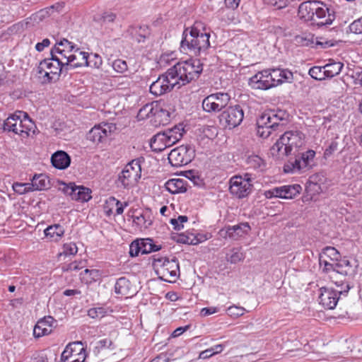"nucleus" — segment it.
I'll return each mask as SVG.
<instances>
[{
  "label": "nucleus",
  "instance_id": "f257e3e1",
  "mask_svg": "<svg viewBox=\"0 0 362 362\" xmlns=\"http://www.w3.org/2000/svg\"><path fill=\"white\" fill-rule=\"evenodd\" d=\"M202 70L199 59L180 62L151 83L150 93L159 96L170 92L175 86L179 88L198 78Z\"/></svg>",
  "mask_w": 362,
  "mask_h": 362
},
{
  "label": "nucleus",
  "instance_id": "f03ea898",
  "mask_svg": "<svg viewBox=\"0 0 362 362\" xmlns=\"http://www.w3.org/2000/svg\"><path fill=\"white\" fill-rule=\"evenodd\" d=\"M298 16L310 26L318 28L330 25L335 20V13L319 1H308L298 7Z\"/></svg>",
  "mask_w": 362,
  "mask_h": 362
},
{
  "label": "nucleus",
  "instance_id": "7ed1b4c3",
  "mask_svg": "<svg viewBox=\"0 0 362 362\" xmlns=\"http://www.w3.org/2000/svg\"><path fill=\"white\" fill-rule=\"evenodd\" d=\"M201 23H195L190 28H186L182 33L180 42V51L195 56L205 54L210 47V34L202 31Z\"/></svg>",
  "mask_w": 362,
  "mask_h": 362
},
{
  "label": "nucleus",
  "instance_id": "20e7f679",
  "mask_svg": "<svg viewBox=\"0 0 362 362\" xmlns=\"http://www.w3.org/2000/svg\"><path fill=\"white\" fill-rule=\"evenodd\" d=\"M304 144V135L299 131L286 132L272 146L270 153L277 158L295 154Z\"/></svg>",
  "mask_w": 362,
  "mask_h": 362
},
{
  "label": "nucleus",
  "instance_id": "39448f33",
  "mask_svg": "<svg viewBox=\"0 0 362 362\" xmlns=\"http://www.w3.org/2000/svg\"><path fill=\"white\" fill-rule=\"evenodd\" d=\"M3 128L4 131L13 132L25 138L28 136L30 132L35 133V124L28 113L16 111L4 121Z\"/></svg>",
  "mask_w": 362,
  "mask_h": 362
},
{
  "label": "nucleus",
  "instance_id": "423d86ee",
  "mask_svg": "<svg viewBox=\"0 0 362 362\" xmlns=\"http://www.w3.org/2000/svg\"><path fill=\"white\" fill-rule=\"evenodd\" d=\"M287 114L281 110H269L264 112L257 120V134L268 138L281 122L286 119Z\"/></svg>",
  "mask_w": 362,
  "mask_h": 362
},
{
  "label": "nucleus",
  "instance_id": "0eeeda50",
  "mask_svg": "<svg viewBox=\"0 0 362 362\" xmlns=\"http://www.w3.org/2000/svg\"><path fill=\"white\" fill-rule=\"evenodd\" d=\"M345 279H339L334 281L337 287L339 289H333L328 287L320 288V294L319 296L320 303L325 308L332 310L334 309L339 299V296L341 294H346L350 289V286L348 282H344Z\"/></svg>",
  "mask_w": 362,
  "mask_h": 362
},
{
  "label": "nucleus",
  "instance_id": "6e6552de",
  "mask_svg": "<svg viewBox=\"0 0 362 362\" xmlns=\"http://www.w3.org/2000/svg\"><path fill=\"white\" fill-rule=\"evenodd\" d=\"M153 265L159 279L164 281L174 282L178 277L180 267L175 258L172 259L166 257L154 258Z\"/></svg>",
  "mask_w": 362,
  "mask_h": 362
},
{
  "label": "nucleus",
  "instance_id": "1a4fd4ad",
  "mask_svg": "<svg viewBox=\"0 0 362 362\" xmlns=\"http://www.w3.org/2000/svg\"><path fill=\"white\" fill-rule=\"evenodd\" d=\"M37 73L39 78L42 79V83H51L57 81L61 74L65 73V69L51 56V58L45 59L40 62Z\"/></svg>",
  "mask_w": 362,
  "mask_h": 362
},
{
  "label": "nucleus",
  "instance_id": "9d476101",
  "mask_svg": "<svg viewBox=\"0 0 362 362\" xmlns=\"http://www.w3.org/2000/svg\"><path fill=\"white\" fill-rule=\"evenodd\" d=\"M141 168L139 160H132L124 168L118 175L117 182L124 188L136 183L141 177Z\"/></svg>",
  "mask_w": 362,
  "mask_h": 362
},
{
  "label": "nucleus",
  "instance_id": "9b49d317",
  "mask_svg": "<svg viewBox=\"0 0 362 362\" xmlns=\"http://www.w3.org/2000/svg\"><path fill=\"white\" fill-rule=\"evenodd\" d=\"M194 148L190 145H182L173 149L168 154L170 163L175 167L182 166L192 161L195 156Z\"/></svg>",
  "mask_w": 362,
  "mask_h": 362
},
{
  "label": "nucleus",
  "instance_id": "f8f14e48",
  "mask_svg": "<svg viewBox=\"0 0 362 362\" xmlns=\"http://www.w3.org/2000/svg\"><path fill=\"white\" fill-rule=\"evenodd\" d=\"M218 117L225 127L232 129L240 124L244 117V112L240 105H236L227 107Z\"/></svg>",
  "mask_w": 362,
  "mask_h": 362
},
{
  "label": "nucleus",
  "instance_id": "ddd939ff",
  "mask_svg": "<svg viewBox=\"0 0 362 362\" xmlns=\"http://www.w3.org/2000/svg\"><path fill=\"white\" fill-rule=\"evenodd\" d=\"M116 130L113 123L102 122L95 125L87 134L86 138L93 144L104 142Z\"/></svg>",
  "mask_w": 362,
  "mask_h": 362
},
{
  "label": "nucleus",
  "instance_id": "4468645a",
  "mask_svg": "<svg viewBox=\"0 0 362 362\" xmlns=\"http://www.w3.org/2000/svg\"><path fill=\"white\" fill-rule=\"evenodd\" d=\"M62 186L60 189L73 200L86 202L92 198L91 190L84 186H78L74 182H62Z\"/></svg>",
  "mask_w": 362,
  "mask_h": 362
},
{
  "label": "nucleus",
  "instance_id": "2eb2a0df",
  "mask_svg": "<svg viewBox=\"0 0 362 362\" xmlns=\"http://www.w3.org/2000/svg\"><path fill=\"white\" fill-rule=\"evenodd\" d=\"M252 185L241 180L240 175H235L230 180V192L236 197L241 199L247 197L252 190Z\"/></svg>",
  "mask_w": 362,
  "mask_h": 362
},
{
  "label": "nucleus",
  "instance_id": "dca6fc26",
  "mask_svg": "<svg viewBox=\"0 0 362 362\" xmlns=\"http://www.w3.org/2000/svg\"><path fill=\"white\" fill-rule=\"evenodd\" d=\"M269 70L265 69L259 71L250 78L249 85L253 89L267 90L274 87V82H272L269 77Z\"/></svg>",
  "mask_w": 362,
  "mask_h": 362
},
{
  "label": "nucleus",
  "instance_id": "f3484780",
  "mask_svg": "<svg viewBox=\"0 0 362 362\" xmlns=\"http://www.w3.org/2000/svg\"><path fill=\"white\" fill-rule=\"evenodd\" d=\"M250 230L248 223H241L238 225L228 226L225 229L221 230V235L224 238H229L233 240H237Z\"/></svg>",
  "mask_w": 362,
  "mask_h": 362
},
{
  "label": "nucleus",
  "instance_id": "a211bd4d",
  "mask_svg": "<svg viewBox=\"0 0 362 362\" xmlns=\"http://www.w3.org/2000/svg\"><path fill=\"white\" fill-rule=\"evenodd\" d=\"M88 53L81 51L77 47L70 54L69 71L81 66H88L90 64L88 62Z\"/></svg>",
  "mask_w": 362,
  "mask_h": 362
},
{
  "label": "nucleus",
  "instance_id": "6ab92c4d",
  "mask_svg": "<svg viewBox=\"0 0 362 362\" xmlns=\"http://www.w3.org/2000/svg\"><path fill=\"white\" fill-rule=\"evenodd\" d=\"M56 320L51 316H47L40 320L33 329V335L37 337L48 335L52 333L53 325Z\"/></svg>",
  "mask_w": 362,
  "mask_h": 362
},
{
  "label": "nucleus",
  "instance_id": "aec40b11",
  "mask_svg": "<svg viewBox=\"0 0 362 362\" xmlns=\"http://www.w3.org/2000/svg\"><path fill=\"white\" fill-rule=\"evenodd\" d=\"M207 239L208 237L206 234L189 231L178 234L176 238H175L177 243L193 245H198Z\"/></svg>",
  "mask_w": 362,
  "mask_h": 362
},
{
  "label": "nucleus",
  "instance_id": "412c9836",
  "mask_svg": "<svg viewBox=\"0 0 362 362\" xmlns=\"http://www.w3.org/2000/svg\"><path fill=\"white\" fill-rule=\"evenodd\" d=\"M269 70L270 79L272 82H274V86L284 82H291L293 80V73L288 69L276 68Z\"/></svg>",
  "mask_w": 362,
  "mask_h": 362
},
{
  "label": "nucleus",
  "instance_id": "4be33fe9",
  "mask_svg": "<svg viewBox=\"0 0 362 362\" xmlns=\"http://www.w3.org/2000/svg\"><path fill=\"white\" fill-rule=\"evenodd\" d=\"M334 267V271L330 274V278L333 282L337 280V276L338 274L345 278L346 276L351 275L354 272L351 262L348 259L339 260Z\"/></svg>",
  "mask_w": 362,
  "mask_h": 362
},
{
  "label": "nucleus",
  "instance_id": "5701e85b",
  "mask_svg": "<svg viewBox=\"0 0 362 362\" xmlns=\"http://www.w3.org/2000/svg\"><path fill=\"white\" fill-rule=\"evenodd\" d=\"M52 165L59 170H65L71 164V157L64 151H57L51 156Z\"/></svg>",
  "mask_w": 362,
  "mask_h": 362
},
{
  "label": "nucleus",
  "instance_id": "b1692460",
  "mask_svg": "<svg viewBox=\"0 0 362 362\" xmlns=\"http://www.w3.org/2000/svg\"><path fill=\"white\" fill-rule=\"evenodd\" d=\"M72 52L62 49L59 46H54L51 50V56L54 57L61 66L65 69V74L69 72V57Z\"/></svg>",
  "mask_w": 362,
  "mask_h": 362
},
{
  "label": "nucleus",
  "instance_id": "393cba45",
  "mask_svg": "<svg viewBox=\"0 0 362 362\" xmlns=\"http://www.w3.org/2000/svg\"><path fill=\"white\" fill-rule=\"evenodd\" d=\"M168 137L164 134V132H159L154 135L150 141V146L153 151L161 152L165 148L173 146L168 141Z\"/></svg>",
  "mask_w": 362,
  "mask_h": 362
},
{
  "label": "nucleus",
  "instance_id": "a878e982",
  "mask_svg": "<svg viewBox=\"0 0 362 362\" xmlns=\"http://www.w3.org/2000/svg\"><path fill=\"white\" fill-rule=\"evenodd\" d=\"M163 112V109L159 106L158 101H153L144 105L139 111L137 117L139 119H144L151 116L158 115Z\"/></svg>",
  "mask_w": 362,
  "mask_h": 362
},
{
  "label": "nucleus",
  "instance_id": "bb28decb",
  "mask_svg": "<svg viewBox=\"0 0 362 362\" xmlns=\"http://www.w3.org/2000/svg\"><path fill=\"white\" fill-rule=\"evenodd\" d=\"M115 291L117 294L123 296H133L135 291L132 289L131 283L126 277L119 278L115 285Z\"/></svg>",
  "mask_w": 362,
  "mask_h": 362
},
{
  "label": "nucleus",
  "instance_id": "cd10ccee",
  "mask_svg": "<svg viewBox=\"0 0 362 362\" xmlns=\"http://www.w3.org/2000/svg\"><path fill=\"white\" fill-rule=\"evenodd\" d=\"M279 192V198L281 199H293L298 195L302 190V187L300 185H288L278 187Z\"/></svg>",
  "mask_w": 362,
  "mask_h": 362
},
{
  "label": "nucleus",
  "instance_id": "c85d7f7f",
  "mask_svg": "<svg viewBox=\"0 0 362 362\" xmlns=\"http://www.w3.org/2000/svg\"><path fill=\"white\" fill-rule=\"evenodd\" d=\"M165 188L171 194H178L187 191L186 181L180 178L170 179L165 184Z\"/></svg>",
  "mask_w": 362,
  "mask_h": 362
},
{
  "label": "nucleus",
  "instance_id": "c756f323",
  "mask_svg": "<svg viewBox=\"0 0 362 362\" xmlns=\"http://www.w3.org/2000/svg\"><path fill=\"white\" fill-rule=\"evenodd\" d=\"M294 158H290L284 164V171L286 173H305L298 157L295 153Z\"/></svg>",
  "mask_w": 362,
  "mask_h": 362
},
{
  "label": "nucleus",
  "instance_id": "7c9ffc66",
  "mask_svg": "<svg viewBox=\"0 0 362 362\" xmlns=\"http://www.w3.org/2000/svg\"><path fill=\"white\" fill-rule=\"evenodd\" d=\"M64 228L59 224H54L48 226L45 230V235L52 241H59L64 234Z\"/></svg>",
  "mask_w": 362,
  "mask_h": 362
},
{
  "label": "nucleus",
  "instance_id": "2f4dec72",
  "mask_svg": "<svg viewBox=\"0 0 362 362\" xmlns=\"http://www.w3.org/2000/svg\"><path fill=\"white\" fill-rule=\"evenodd\" d=\"M32 190H44L49 188V180L48 177L45 174L35 175L30 183Z\"/></svg>",
  "mask_w": 362,
  "mask_h": 362
},
{
  "label": "nucleus",
  "instance_id": "473e14b6",
  "mask_svg": "<svg viewBox=\"0 0 362 362\" xmlns=\"http://www.w3.org/2000/svg\"><path fill=\"white\" fill-rule=\"evenodd\" d=\"M329 62L323 66V69L327 78H332L341 71L344 64L339 62H335L333 59H329Z\"/></svg>",
  "mask_w": 362,
  "mask_h": 362
},
{
  "label": "nucleus",
  "instance_id": "72a5a7b5",
  "mask_svg": "<svg viewBox=\"0 0 362 362\" xmlns=\"http://www.w3.org/2000/svg\"><path fill=\"white\" fill-rule=\"evenodd\" d=\"M164 134L168 136V141L172 145L176 144L181 139L183 135L184 129L182 124L175 125L174 127L168 129L163 132Z\"/></svg>",
  "mask_w": 362,
  "mask_h": 362
},
{
  "label": "nucleus",
  "instance_id": "f704fd0d",
  "mask_svg": "<svg viewBox=\"0 0 362 362\" xmlns=\"http://www.w3.org/2000/svg\"><path fill=\"white\" fill-rule=\"evenodd\" d=\"M301 163L304 172L310 170L313 166L315 152L313 150H308L305 152L296 154Z\"/></svg>",
  "mask_w": 362,
  "mask_h": 362
},
{
  "label": "nucleus",
  "instance_id": "c9c22d12",
  "mask_svg": "<svg viewBox=\"0 0 362 362\" xmlns=\"http://www.w3.org/2000/svg\"><path fill=\"white\" fill-rule=\"evenodd\" d=\"M116 18L117 15L115 13L105 11L101 14L95 16L93 20L95 22L100 24L101 26H104L114 23Z\"/></svg>",
  "mask_w": 362,
  "mask_h": 362
},
{
  "label": "nucleus",
  "instance_id": "e433bc0d",
  "mask_svg": "<svg viewBox=\"0 0 362 362\" xmlns=\"http://www.w3.org/2000/svg\"><path fill=\"white\" fill-rule=\"evenodd\" d=\"M209 97H213L212 100L218 103L219 107L222 110L226 107L230 100V95L228 93L218 92L209 95Z\"/></svg>",
  "mask_w": 362,
  "mask_h": 362
},
{
  "label": "nucleus",
  "instance_id": "4c0bfd02",
  "mask_svg": "<svg viewBox=\"0 0 362 362\" xmlns=\"http://www.w3.org/2000/svg\"><path fill=\"white\" fill-rule=\"evenodd\" d=\"M115 348L116 346L111 339H103L96 342L95 346L93 348V353L95 356H98L104 349L113 351Z\"/></svg>",
  "mask_w": 362,
  "mask_h": 362
},
{
  "label": "nucleus",
  "instance_id": "58836bf2",
  "mask_svg": "<svg viewBox=\"0 0 362 362\" xmlns=\"http://www.w3.org/2000/svg\"><path fill=\"white\" fill-rule=\"evenodd\" d=\"M81 279L86 284H90L95 281L99 278V271L97 269H85L81 273Z\"/></svg>",
  "mask_w": 362,
  "mask_h": 362
},
{
  "label": "nucleus",
  "instance_id": "ea45409f",
  "mask_svg": "<svg viewBox=\"0 0 362 362\" xmlns=\"http://www.w3.org/2000/svg\"><path fill=\"white\" fill-rule=\"evenodd\" d=\"M213 98V97L210 98L208 95L203 100L202 107L205 112L211 113L222 110V109L218 106L219 104L212 100Z\"/></svg>",
  "mask_w": 362,
  "mask_h": 362
},
{
  "label": "nucleus",
  "instance_id": "a19ab883",
  "mask_svg": "<svg viewBox=\"0 0 362 362\" xmlns=\"http://www.w3.org/2000/svg\"><path fill=\"white\" fill-rule=\"evenodd\" d=\"M320 255L322 258H327L332 262H337L340 258L339 252L333 247H326Z\"/></svg>",
  "mask_w": 362,
  "mask_h": 362
},
{
  "label": "nucleus",
  "instance_id": "79ce46f5",
  "mask_svg": "<svg viewBox=\"0 0 362 362\" xmlns=\"http://www.w3.org/2000/svg\"><path fill=\"white\" fill-rule=\"evenodd\" d=\"M81 342L76 341L69 344L61 355V362H66L73 355V352L76 351V346L81 345Z\"/></svg>",
  "mask_w": 362,
  "mask_h": 362
},
{
  "label": "nucleus",
  "instance_id": "37998d69",
  "mask_svg": "<svg viewBox=\"0 0 362 362\" xmlns=\"http://www.w3.org/2000/svg\"><path fill=\"white\" fill-rule=\"evenodd\" d=\"M336 263L337 262L330 261V259L327 258H322L321 256L319 255L320 267L324 272L332 274L334 267V265H335Z\"/></svg>",
  "mask_w": 362,
  "mask_h": 362
},
{
  "label": "nucleus",
  "instance_id": "c03bdc74",
  "mask_svg": "<svg viewBox=\"0 0 362 362\" xmlns=\"http://www.w3.org/2000/svg\"><path fill=\"white\" fill-rule=\"evenodd\" d=\"M78 252V247L76 246V245L73 243V242H70V243H64L63 245V247H62V252H61L59 253V255L60 256H70V255H74L77 253Z\"/></svg>",
  "mask_w": 362,
  "mask_h": 362
},
{
  "label": "nucleus",
  "instance_id": "a18cd8bd",
  "mask_svg": "<svg viewBox=\"0 0 362 362\" xmlns=\"http://www.w3.org/2000/svg\"><path fill=\"white\" fill-rule=\"evenodd\" d=\"M309 75L317 81L324 80L326 77L323 66H313L308 71Z\"/></svg>",
  "mask_w": 362,
  "mask_h": 362
},
{
  "label": "nucleus",
  "instance_id": "49530a36",
  "mask_svg": "<svg viewBox=\"0 0 362 362\" xmlns=\"http://www.w3.org/2000/svg\"><path fill=\"white\" fill-rule=\"evenodd\" d=\"M112 66L113 69L119 74H123L128 69L127 62L121 59L114 60L112 62Z\"/></svg>",
  "mask_w": 362,
  "mask_h": 362
},
{
  "label": "nucleus",
  "instance_id": "de8ad7c7",
  "mask_svg": "<svg viewBox=\"0 0 362 362\" xmlns=\"http://www.w3.org/2000/svg\"><path fill=\"white\" fill-rule=\"evenodd\" d=\"M250 168L257 169L261 168L264 165V160L258 156L253 155L250 156L247 158L246 160Z\"/></svg>",
  "mask_w": 362,
  "mask_h": 362
},
{
  "label": "nucleus",
  "instance_id": "09e8293b",
  "mask_svg": "<svg viewBox=\"0 0 362 362\" xmlns=\"http://www.w3.org/2000/svg\"><path fill=\"white\" fill-rule=\"evenodd\" d=\"M107 314L103 307L92 308L88 310V315L91 318H102Z\"/></svg>",
  "mask_w": 362,
  "mask_h": 362
},
{
  "label": "nucleus",
  "instance_id": "8fccbe9b",
  "mask_svg": "<svg viewBox=\"0 0 362 362\" xmlns=\"http://www.w3.org/2000/svg\"><path fill=\"white\" fill-rule=\"evenodd\" d=\"M188 221L187 216H179L177 218H171L170 223L173 226V229L180 230L184 228L183 223Z\"/></svg>",
  "mask_w": 362,
  "mask_h": 362
},
{
  "label": "nucleus",
  "instance_id": "3c124183",
  "mask_svg": "<svg viewBox=\"0 0 362 362\" xmlns=\"http://www.w3.org/2000/svg\"><path fill=\"white\" fill-rule=\"evenodd\" d=\"M349 28L351 33L362 35V17L351 23Z\"/></svg>",
  "mask_w": 362,
  "mask_h": 362
},
{
  "label": "nucleus",
  "instance_id": "603ef678",
  "mask_svg": "<svg viewBox=\"0 0 362 362\" xmlns=\"http://www.w3.org/2000/svg\"><path fill=\"white\" fill-rule=\"evenodd\" d=\"M286 29V25L279 21H275V23L269 27V30L271 32L279 35H282Z\"/></svg>",
  "mask_w": 362,
  "mask_h": 362
},
{
  "label": "nucleus",
  "instance_id": "864d4df0",
  "mask_svg": "<svg viewBox=\"0 0 362 362\" xmlns=\"http://www.w3.org/2000/svg\"><path fill=\"white\" fill-rule=\"evenodd\" d=\"M55 46H59L62 49H65L68 51L73 52L76 49V45L72 42L69 41L67 39L63 38L59 42H57Z\"/></svg>",
  "mask_w": 362,
  "mask_h": 362
},
{
  "label": "nucleus",
  "instance_id": "5fc2aeb1",
  "mask_svg": "<svg viewBox=\"0 0 362 362\" xmlns=\"http://www.w3.org/2000/svg\"><path fill=\"white\" fill-rule=\"evenodd\" d=\"M13 189L20 194H24L33 191L30 183H15L13 185Z\"/></svg>",
  "mask_w": 362,
  "mask_h": 362
},
{
  "label": "nucleus",
  "instance_id": "6e6d98bb",
  "mask_svg": "<svg viewBox=\"0 0 362 362\" xmlns=\"http://www.w3.org/2000/svg\"><path fill=\"white\" fill-rule=\"evenodd\" d=\"M139 253H141V248L139 244V240L133 241L129 246V255L131 257H137Z\"/></svg>",
  "mask_w": 362,
  "mask_h": 362
},
{
  "label": "nucleus",
  "instance_id": "4d7b16f0",
  "mask_svg": "<svg viewBox=\"0 0 362 362\" xmlns=\"http://www.w3.org/2000/svg\"><path fill=\"white\" fill-rule=\"evenodd\" d=\"M245 311V310L244 308L235 305L230 306L228 308V315L235 317L243 315Z\"/></svg>",
  "mask_w": 362,
  "mask_h": 362
},
{
  "label": "nucleus",
  "instance_id": "13d9d810",
  "mask_svg": "<svg viewBox=\"0 0 362 362\" xmlns=\"http://www.w3.org/2000/svg\"><path fill=\"white\" fill-rule=\"evenodd\" d=\"M265 4L274 6L276 9L285 8L288 3V0H264Z\"/></svg>",
  "mask_w": 362,
  "mask_h": 362
},
{
  "label": "nucleus",
  "instance_id": "bf43d9fd",
  "mask_svg": "<svg viewBox=\"0 0 362 362\" xmlns=\"http://www.w3.org/2000/svg\"><path fill=\"white\" fill-rule=\"evenodd\" d=\"M185 176L193 182L194 185H199L200 182V177L198 175V172L195 170L185 171Z\"/></svg>",
  "mask_w": 362,
  "mask_h": 362
},
{
  "label": "nucleus",
  "instance_id": "052dcab7",
  "mask_svg": "<svg viewBox=\"0 0 362 362\" xmlns=\"http://www.w3.org/2000/svg\"><path fill=\"white\" fill-rule=\"evenodd\" d=\"M315 45L317 46H320L322 48H328L335 45V43L333 40H327L322 37H317Z\"/></svg>",
  "mask_w": 362,
  "mask_h": 362
},
{
  "label": "nucleus",
  "instance_id": "680f3d73",
  "mask_svg": "<svg viewBox=\"0 0 362 362\" xmlns=\"http://www.w3.org/2000/svg\"><path fill=\"white\" fill-rule=\"evenodd\" d=\"M115 202V204H116V206H117V209H116V214L119 215V214H122L124 211V208L125 206H128V203L127 202H124V204H122V202H120L119 200L116 199L115 197H112L109 199V202Z\"/></svg>",
  "mask_w": 362,
  "mask_h": 362
},
{
  "label": "nucleus",
  "instance_id": "e2e57ef3",
  "mask_svg": "<svg viewBox=\"0 0 362 362\" xmlns=\"http://www.w3.org/2000/svg\"><path fill=\"white\" fill-rule=\"evenodd\" d=\"M139 244L141 248V254H148L150 253V242H151V239H141L139 240Z\"/></svg>",
  "mask_w": 362,
  "mask_h": 362
},
{
  "label": "nucleus",
  "instance_id": "0e129e2a",
  "mask_svg": "<svg viewBox=\"0 0 362 362\" xmlns=\"http://www.w3.org/2000/svg\"><path fill=\"white\" fill-rule=\"evenodd\" d=\"M243 255L239 252H234L227 260L231 264H237L243 259Z\"/></svg>",
  "mask_w": 362,
  "mask_h": 362
},
{
  "label": "nucleus",
  "instance_id": "69168bd1",
  "mask_svg": "<svg viewBox=\"0 0 362 362\" xmlns=\"http://www.w3.org/2000/svg\"><path fill=\"white\" fill-rule=\"evenodd\" d=\"M133 221L136 225H139L141 226H144L145 228H147L148 226L151 224V222L150 221L148 225L146 224V220L144 216V215L141 214L139 216H134Z\"/></svg>",
  "mask_w": 362,
  "mask_h": 362
},
{
  "label": "nucleus",
  "instance_id": "338daca9",
  "mask_svg": "<svg viewBox=\"0 0 362 362\" xmlns=\"http://www.w3.org/2000/svg\"><path fill=\"white\" fill-rule=\"evenodd\" d=\"M264 195L267 199H272L273 197L279 198L280 196L278 187L264 191Z\"/></svg>",
  "mask_w": 362,
  "mask_h": 362
},
{
  "label": "nucleus",
  "instance_id": "774afa93",
  "mask_svg": "<svg viewBox=\"0 0 362 362\" xmlns=\"http://www.w3.org/2000/svg\"><path fill=\"white\" fill-rule=\"evenodd\" d=\"M93 59H88V62H90L88 66L99 68L102 64V59L98 54H95L93 56Z\"/></svg>",
  "mask_w": 362,
  "mask_h": 362
}]
</instances>
